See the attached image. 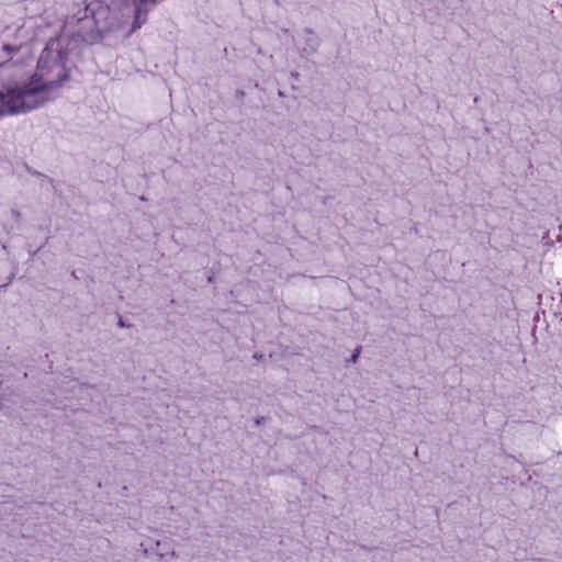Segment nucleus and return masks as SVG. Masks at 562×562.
I'll return each instance as SVG.
<instances>
[{
    "label": "nucleus",
    "instance_id": "7ed1b4c3",
    "mask_svg": "<svg viewBox=\"0 0 562 562\" xmlns=\"http://www.w3.org/2000/svg\"><path fill=\"white\" fill-rule=\"evenodd\" d=\"M157 0H138L132 23L131 32H135L140 29L147 21L148 8L147 5H155Z\"/></svg>",
    "mask_w": 562,
    "mask_h": 562
},
{
    "label": "nucleus",
    "instance_id": "f03ea898",
    "mask_svg": "<svg viewBox=\"0 0 562 562\" xmlns=\"http://www.w3.org/2000/svg\"><path fill=\"white\" fill-rule=\"evenodd\" d=\"M42 94L40 88L30 79L27 82L8 87L0 91L1 108L4 110L5 115L26 113L37 109L45 102Z\"/></svg>",
    "mask_w": 562,
    "mask_h": 562
},
{
    "label": "nucleus",
    "instance_id": "20e7f679",
    "mask_svg": "<svg viewBox=\"0 0 562 562\" xmlns=\"http://www.w3.org/2000/svg\"><path fill=\"white\" fill-rule=\"evenodd\" d=\"M21 48H22V45L3 44L2 50L9 56V58L5 60V63H10L12 60L11 55L20 52Z\"/></svg>",
    "mask_w": 562,
    "mask_h": 562
},
{
    "label": "nucleus",
    "instance_id": "39448f33",
    "mask_svg": "<svg viewBox=\"0 0 562 562\" xmlns=\"http://www.w3.org/2000/svg\"><path fill=\"white\" fill-rule=\"evenodd\" d=\"M361 350H362V348H361L360 346H358V347L353 350V352H352V355H351V357H350V360H349V361H350V362H352V363H356V362H357V360H358V358H359V356H360V353H361Z\"/></svg>",
    "mask_w": 562,
    "mask_h": 562
},
{
    "label": "nucleus",
    "instance_id": "f257e3e1",
    "mask_svg": "<svg viewBox=\"0 0 562 562\" xmlns=\"http://www.w3.org/2000/svg\"><path fill=\"white\" fill-rule=\"evenodd\" d=\"M67 56L63 52L43 49L35 74L31 77L42 93L57 89L68 81L69 74L66 66Z\"/></svg>",
    "mask_w": 562,
    "mask_h": 562
},
{
    "label": "nucleus",
    "instance_id": "423d86ee",
    "mask_svg": "<svg viewBox=\"0 0 562 562\" xmlns=\"http://www.w3.org/2000/svg\"><path fill=\"white\" fill-rule=\"evenodd\" d=\"M3 115H5V112H4V110L0 106V117H1V116H3Z\"/></svg>",
    "mask_w": 562,
    "mask_h": 562
}]
</instances>
